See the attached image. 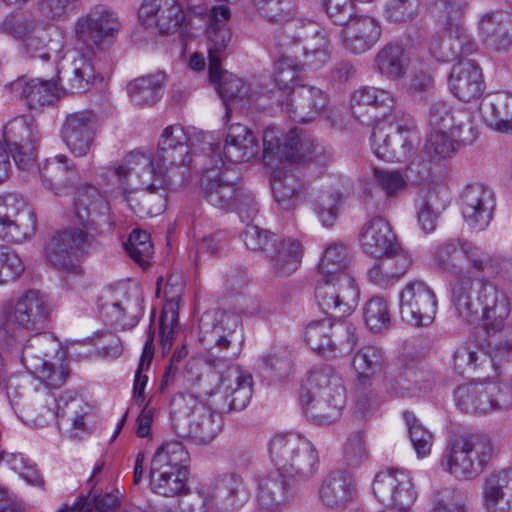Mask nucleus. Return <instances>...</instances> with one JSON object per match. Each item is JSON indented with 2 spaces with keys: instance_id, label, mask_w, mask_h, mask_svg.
Segmentation results:
<instances>
[{
  "instance_id": "5",
  "label": "nucleus",
  "mask_w": 512,
  "mask_h": 512,
  "mask_svg": "<svg viewBox=\"0 0 512 512\" xmlns=\"http://www.w3.org/2000/svg\"><path fill=\"white\" fill-rule=\"evenodd\" d=\"M269 456L276 470L290 478L309 480L319 466L313 443L298 433H277L268 444Z\"/></svg>"
},
{
  "instance_id": "11",
  "label": "nucleus",
  "mask_w": 512,
  "mask_h": 512,
  "mask_svg": "<svg viewBox=\"0 0 512 512\" xmlns=\"http://www.w3.org/2000/svg\"><path fill=\"white\" fill-rule=\"evenodd\" d=\"M300 404L308 421L318 426H329L337 422L346 405L344 386H316L311 392L300 393Z\"/></svg>"
},
{
  "instance_id": "47",
  "label": "nucleus",
  "mask_w": 512,
  "mask_h": 512,
  "mask_svg": "<svg viewBox=\"0 0 512 512\" xmlns=\"http://www.w3.org/2000/svg\"><path fill=\"white\" fill-rule=\"evenodd\" d=\"M273 195L278 205L284 210L292 209L299 197L300 180L291 172L275 170L271 181Z\"/></svg>"
},
{
  "instance_id": "29",
  "label": "nucleus",
  "mask_w": 512,
  "mask_h": 512,
  "mask_svg": "<svg viewBox=\"0 0 512 512\" xmlns=\"http://www.w3.org/2000/svg\"><path fill=\"white\" fill-rule=\"evenodd\" d=\"M13 34L23 40L24 50L30 58L46 63L58 75L56 59L51 61L50 39L44 26L34 19H22L14 24Z\"/></svg>"
},
{
  "instance_id": "48",
  "label": "nucleus",
  "mask_w": 512,
  "mask_h": 512,
  "mask_svg": "<svg viewBox=\"0 0 512 512\" xmlns=\"http://www.w3.org/2000/svg\"><path fill=\"white\" fill-rule=\"evenodd\" d=\"M210 395L212 403L221 410H242L250 402L253 386H217Z\"/></svg>"
},
{
  "instance_id": "16",
  "label": "nucleus",
  "mask_w": 512,
  "mask_h": 512,
  "mask_svg": "<svg viewBox=\"0 0 512 512\" xmlns=\"http://www.w3.org/2000/svg\"><path fill=\"white\" fill-rule=\"evenodd\" d=\"M209 59V79L216 87L220 97L226 106L225 118L228 119L231 112V105H244L256 101L261 92L246 85L242 79L232 73L221 69L222 54Z\"/></svg>"
},
{
  "instance_id": "8",
  "label": "nucleus",
  "mask_w": 512,
  "mask_h": 512,
  "mask_svg": "<svg viewBox=\"0 0 512 512\" xmlns=\"http://www.w3.org/2000/svg\"><path fill=\"white\" fill-rule=\"evenodd\" d=\"M1 330L4 338H22L27 332L40 331L49 321L50 309L46 298L36 290H29L3 310Z\"/></svg>"
},
{
  "instance_id": "17",
  "label": "nucleus",
  "mask_w": 512,
  "mask_h": 512,
  "mask_svg": "<svg viewBox=\"0 0 512 512\" xmlns=\"http://www.w3.org/2000/svg\"><path fill=\"white\" fill-rule=\"evenodd\" d=\"M5 135L11 142V153L16 166L23 171H30L37 158L38 129L25 116H18L9 121Z\"/></svg>"
},
{
  "instance_id": "36",
  "label": "nucleus",
  "mask_w": 512,
  "mask_h": 512,
  "mask_svg": "<svg viewBox=\"0 0 512 512\" xmlns=\"http://www.w3.org/2000/svg\"><path fill=\"white\" fill-rule=\"evenodd\" d=\"M359 242L364 253L380 258L387 251H393L397 243L390 224L382 217L368 220L361 228Z\"/></svg>"
},
{
  "instance_id": "62",
  "label": "nucleus",
  "mask_w": 512,
  "mask_h": 512,
  "mask_svg": "<svg viewBox=\"0 0 512 512\" xmlns=\"http://www.w3.org/2000/svg\"><path fill=\"white\" fill-rule=\"evenodd\" d=\"M125 250L130 258L143 268L149 266V259L154 253L150 235L143 230L131 232L125 243Z\"/></svg>"
},
{
  "instance_id": "26",
  "label": "nucleus",
  "mask_w": 512,
  "mask_h": 512,
  "mask_svg": "<svg viewBox=\"0 0 512 512\" xmlns=\"http://www.w3.org/2000/svg\"><path fill=\"white\" fill-rule=\"evenodd\" d=\"M495 199L491 190L483 185H468L461 194V212L473 229L484 230L493 218Z\"/></svg>"
},
{
  "instance_id": "32",
  "label": "nucleus",
  "mask_w": 512,
  "mask_h": 512,
  "mask_svg": "<svg viewBox=\"0 0 512 512\" xmlns=\"http://www.w3.org/2000/svg\"><path fill=\"white\" fill-rule=\"evenodd\" d=\"M203 485L215 512H230L241 504L243 480L236 474H222L211 478Z\"/></svg>"
},
{
  "instance_id": "13",
  "label": "nucleus",
  "mask_w": 512,
  "mask_h": 512,
  "mask_svg": "<svg viewBox=\"0 0 512 512\" xmlns=\"http://www.w3.org/2000/svg\"><path fill=\"white\" fill-rule=\"evenodd\" d=\"M359 288L350 275L337 278L323 277L315 289V300L319 308L331 318H343L357 307Z\"/></svg>"
},
{
  "instance_id": "19",
  "label": "nucleus",
  "mask_w": 512,
  "mask_h": 512,
  "mask_svg": "<svg viewBox=\"0 0 512 512\" xmlns=\"http://www.w3.org/2000/svg\"><path fill=\"white\" fill-rule=\"evenodd\" d=\"M60 137L70 153L78 158L88 155L96 137V117L91 111L73 112L64 118Z\"/></svg>"
},
{
  "instance_id": "51",
  "label": "nucleus",
  "mask_w": 512,
  "mask_h": 512,
  "mask_svg": "<svg viewBox=\"0 0 512 512\" xmlns=\"http://www.w3.org/2000/svg\"><path fill=\"white\" fill-rule=\"evenodd\" d=\"M349 265L348 248L343 243H332L323 252L318 264L319 272L323 277L337 278L345 273Z\"/></svg>"
},
{
  "instance_id": "35",
  "label": "nucleus",
  "mask_w": 512,
  "mask_h": 512,
  "mask_svg": "<svg viewBox=\"0 0 512 512\" xmlns=\"http://www.w3.org/2000/svg\"><path fill=\"white\" fill-rule=\"evenodd\" d=\"M482 41L494 51L512 47V14L504 11L486 13L479 22Z\"/></svg>"
},
{
  "instance_id": "24",
  "label": "nucleus",
  "mask_w": 512,
  "mask_h": 512,
  "mask_svg": "<svg viewBox=\"0 0 512 512\" xmlns=\"http://www.w3.org/2000/svg\"><path fill=\"white\" fill-rule=\"evenodd\" d=\"M343 25L342 45L351 54L365 53L380 40L381 25L371 16L351 15Z\"/></svg>"
},
{
  "instance_id": "43",
  "label": "nucleus",
  "mask_w": 512,
  "mask_h": 512,
  "mask_svg": "<svg viewBox=\"0 0 512 512\" xmlns=\"http://www.w3.org/2000/svg\"><path fill=\"white\" fill-rule=\"evenodd\" d=\"M188 471L150 466V486L153 492L165 497L180 495L186 489Z\"/></svg>"
},
{
  "instance_id": "64",
  "label": "nucleus",
  "mask_w": 512,
  "mask_h": 512,
  "mask_svg": "<svg viewBox=\"0 0 512 512\" xmlns=\"http://www.w3.org/2000/svg\"><path fill=\"white\" fill-rule=\"evenodd\" d=\"M119 503V496L113 492L104 495H94L93 503L81 499L74 506H64L57 512H112Z\"/></svg>"
},
{
  "instance_id": "30",
  "label": "nucleus",
  "mask_w": 512,
  "mask_h": 512,
  "mask_svg": "<svg viewBox=\"0 0 512 512\" xmlns=\"http://www.w3.org/2000/svg\"><path fill=\"white\" fill-rule=\"evenodd\" d=\"M39 175L45 189L56 196H64L73 191L77 171L73 161L60 154L45 160Z\"/></svg>"
},
{
  "instance_id": "38",
  "label": "nucleus",
  "mask_w": 512,
  "mask_h": 512,
  "mask_svg": "<svg viewBox=\"0 0 512 512\" xmlns=\"http://www.w3.org/2000/svg\"><path fill=\"white\" fill-rule=\"evenodd\" d=\"M272 272L281 277L294 273L300 266L303 257L301 243L293 238L277 239L266 256Z\"/></svg>"
},
{
  "instance_id": "37",
  "label": "nucleus",
  "mask_w": 512,
  "mask_h": 512,
  "mask_svg": "<svg viewBox=\"0 0 512 512\" xmlns=\"http://www.w3.org/2000/svg\"><path fill=\"white\" fill-rule=\"evenodd\" d=\"M239 323V318L232 314L221 311L205 312L199 321V340L206 349L214 347L221 350L227 349L230 346V340L225 335L228 330L226 326L232 324L237 327Z\"/></svg>"
},
{
  "instance_id": "31",
  "label": "nucleus",
  "mask_w": 512,
  "mask_h": 512,
  "mask_svg": "<svg viewBox=\"0 0 512 512\" xmlns=\"http://www.w3.org/2000/svg\"><path fill=\"white\" fill-rule=\"evenodd\" d=\"M285 473L275 470L259 479L258 502L268 510H277L292 503L296 498V490Z\"/></svg>"
},
{
  "instance_id": "14",
  "label": "nucleus",
  "mask_w": 512,
  "mask_h": 512,
  "mask_svg": "<svg viewBox=\"0 0 512 512\" xmlns=\"http://www.w3.org/2000/svg\"><path fill=\"white\" fill-rule=\"evenodd\" d=\"M285 45L292 46V53L298 58V49L301 48L300 62L302 66L311 70H318L326 65L331 58V42L327 33L315 23L302 24L301 31L289 36Z\"/></svg>"
},
{
  "instance_id": "54",
  "label": "nucleus",
  "mask_w": 512,
  "mask_h": 512,
  "mask_svg": "<svg viewBox=\"0 0 512 512\" xmlns=\"http://www.w3.org/2000/svg\"><path fill=\"white\" fill-rule=\"evenodd\" d=\"M36 230L34 211H24L19 218L0 222V237L8 243H21Z\"/></svg>"
},
{
  "instance_id": "12",
  "label": "nucleus",
  "mask_w": 512,
  "mask_h": 512,
  "mask_svg": "<svg viewBox=\"0 0 512 512\" xmlns=\"http://www.w3.org/2000/svg\"><path fill=\"white\" fill-rule=\"evenodd\" d=\"M317 146L297 128H292L287 134L275 127H268L263 134L264 158L275 157L280 161L307 163L315 160Z\"/></svg>"
},
{
  "instance_id": "44",
  "label": "nucleus",
  "mask_w": 512,
  "mask_h": 512,
  "mask_svg": "<svg viewBox=\"0 0 512 512\" xmlns=\"http://www.w3.org/2000/svg\"><path fill=\"white\" fill-rule=\"evenodd\" d=\"M190 455L186 447L178 440L163 442L155 451L151 467L188 471Z\"/></svg>"
},
{
  "instance_id": "50",
  "label": "nucleus",
  "mask_w": 512,
  "mask_h": 512,
  "mask_svg": "<svg viewBox=\"0 0 512 512\" xmlns=\"http://www.w3.org/2000/svg\"><path fill=\"white\" fill-rule=\"evenodd\" d=\"M466 3L463 0H431L429 11L447 32L463 25Z\"/></svg>"
},
{
  "instance_id": "2",
  "label": "nucleus",
  "mask_w": 512,
  "mask_h": 512,
  "mask_svg": "<svg viewBox=\"0 0 512 512\" xmlns=\"http://www.w3.org/2000/svg\"><path fill=\"white\" fill-rule=\"evenodd\" d=\"M74 222L80 227L56 231L47 241L44 254L47 262L67 275L81 276L84 270L81 258L95 246V236L111 232L114 220L99 190L91 185L77 189Z\"/></svg>"
},
{
  "instance_id": "46",
  "label": "nucleus",
  "mask_w": 512,
  "mask_h": 512,
  "mask_svg": "<svg viewBox=\"0 0 512 512\" xmlns=\"http://www.w3.org/2000/svg\"><path fill=\"white\" fill-rule=\"evenodd\" d=\"M446 193L429 190L417 205L418 225L424 233H431L437 227L440 214L446 207Z\"/></svg>"
},
{
  "instance_id": "39",
  "label": "nucleus",
  "mask_w": 512,
  "mask_h": 512,
  "mask_svg": "<svg viewBox=\"0 0 512 512\" xmlns=\"http://www.w3.org/2000/svg\"><path fill=\"white\" fill-rule=\"evenodd\" d=\"M479 110L488 126L499 132L512 133V94L499 92L487 95Z\"/></svg>"
},
{
  "instance_id": "1",
  "label": "nucleus",
  "mask_w": 512,
  "mask_h": 512,
  "mask_svg": "<svg viewBox=\"0 0 512 512\" xmlns=\"http://www.w3.org/2000/svg\"><path fill=\"white\" fill-rule=\"evenodd\" d=\"M188 136L179 124L166 127L159 138L155 158L140 151L130 152L115 168L122 181L135 176L141 192H129L126 200L139 217L160 214L166 207V190L184 183L192 162Z\"/></svg>"
},
{
  "instance_id": "28",
  "label": "nucleus",
  "mask_w": 512,
  "mask_h": 512,
  "mask_svg": "<svg viewBox=\"0 0 512 512\" xmlns=\"http://www.w3.org/2000/svg\"><path fill=\"white\" fill-rule=\"evenodd\" d=\"M451 92L460 101L470 103L479 99L485 90V82L480 67L473 60L456 63L449 76Z\"/></svg>"
},
{
  "instance_id": "41",
  "label": "nucleus",
  "mask_w": 512,
  "mask_h": 512,
  "mask_svg": "<svg viewBox=\"0 0 512 512\" xmlns=\"http://www.w3.org/2000/svg\"><path fill=\"white\" fill-rule=\"evenodd\" d=\"M409 59L398 43H387L374 56L373 67L388 80H399L406 74Z\"/></svg>"
},
{
  "instance_id": "22",
  "label": "nucleus",
  "mask_w": 512,
  "mask_h": 512,
  "mask_svg": "<svg viewBox=\"0 0 512 512\" xmlns=\"http://www.w3.org/2000/svg\"><path fill=\"white\" fill-rule=\"evenodd\" d=\"M190 12L206 21L205 33L208 39V57L222 54L232 38L229 27L231 19L229 6L220 4L209 9L195 6L190 9Z\"/></svg>"
},
{
  "instance_id": "18",
  "label": "nucleus",
  "mask_w": 512,
  "mask_h": 512,
  "mask_svg": "<svg viewBox=\"0 0 512 512\" xmlns=\"http://www.w3.org/2000/svg\"><path fill=\"white\" fill-rule=\"evenodd\" d=\"M241 177L228 168L213 167L203 172L201 187L205 199L214 207L229 211L235 206Z\"/></svg>"
},
{
  "instance_id": "45",
  "label": "nucleus",
  "mask_w": 512,
  "mask_h": 512,
  "mask_svg": "<svg viewBox=\"0 0 512 512\" xmlns=\"http://www.w3.org/2000/svg\"><path fill=\"white\" fill-rule=\"evenodd\" d=\"M164 79V74L157 73L129 82L127 92L132 102L141 107L154 105L160 98Z\"/></svg>"
},
{
  "instance_id": "49",
  "label": "nucleus",
  "mask_w": 512,
  "mask_h": 512,
  "mask_svg": "<svg viewBox=\"0 0 512 512\" xmlns=\"http://www.w3.org/2000/svg\"><path fill=\"white\" fill-rule=\"evenodd\" d=\"M188 350L186 346L177 348L165 370L162 374L161 384H168L169 382H194L199 381L200 378H193V369L197 366V362L194 360H187Z\"/></svg>"
},
{
  "instance_id": "59",
  "label": "nucleus",
  "mask_w": 512,
  "mask_h": 512,
  "mask_svg": "<svg viewBox=\"0 0 512 512\" xmlns=\"http://www.w3.org/2000/svg\"><path fill=\"white\" fill-rule=\"evenodd\" d=\"M465 116L462 111L453 112L452 107L444 102H435L429 112V123L435 130L450 131L453 136H457L456 130L462 126V122L458 121ZM458 137H460L458 135Z\"/></svg>"
},
{
  "instance_id": "58",
  "label": "nucleus",
  "mask_w": 512,
  "mask_h": 512,
  "mask_svg": "<svg viewBox=\"0 0 512 512\" xmlns=\"http://www.w3.org/2000/svg\"><path fill=\"white\" fill-rule=\"evenodd\" d=\"M0 461L5 462L8 467L29 485L44 488L45 481L37 466L29 458L21 453L0 452Z\"/></svg>"
},
{
  "instance_id": "40",
  "label": "nucleus",
  "mask_w": 512,
  "mask_h": 512,
  "mask_svg": "<svg viewBox=\"0 0 512 512\" xmlns=\"http://www.w3.org/2000/svg\"><path fill=\"white\" fill-rule=\"evenodd\" d=\"M352 490V477L344 471H336L323 479L319 488V498L327 508L339 509L348 503Z\"/></svg>"
},
{
  "instance_id": "63",
  "label": "nucleus",
  "mask_w": 512,
  "mask_h": 512,
  "mask_svg": "<svg viewBox=\"0 0 512 512\" xmlns=\"http://www.w3.org/2000/svg\"><path fill=\"white\" fill-rule=\"evenodd\" d=\"M363 318L366 326L374 332L387 329L390 325L387 302L381 297L371 298L363 308Z\"/></svg>"
},
{
  "instance_id": "33",
  "label": "nucleus",
  "mask_w": 512,
  "mask_h": 512,
  "mask_svg": "<svg viewBox=\"0 0 512 512\" xmlns=\"http://www.w3.org/2000/svg\"><path fill=\"white\" fill-rule=\"evenodd\" d=\"M260 151L257 138L252 130L241 123L228 126L225 141L222 147V156L231 163H243L254 158Z\"/></svg>"
},
{
  "instance_id": "21",
  "label": "nucleus",
  "mask_w": 512,
  "mask_h": 512,
  "mask_svg": "<svg viewBox=\"0 0 512 512\" xmlns=\"http://www.w3.org/2000/svg\"><path fill=\"white\" fill-rule=\"evenodd\" d=\"M5 89L13 97L24 100L30 110L37 112L54 105L60 97V89L53 78L20 77L5 85Z\"/></svg>"
},
{
  "instance_id": "52",
  "label": "nucleus",
  "mask_w": 512,
  "mask_h": 512,
  "mask_svg": "<svg viewBox=\"0 0 512 512\" xmlns=\"http://www.w3.org/2000/svg\"><path fill=\"white\" fill-rule=\"evenodd\" d=\"M432 507L442 512H469V497L466 490L446 486L435 489L431 496Z\"/></svg>"
},
{
  "instance_id": "60",
  "label": "nucleus",
  "mask_w": 512,
  "mask_h": 512,
  "mask_svg": "<svg viewBox=\"0 0 512 512\" xmlns=\"http://www.w3.org/2000/svg\"><path fill=\"white\" fill-rule=\"evenodd\" d=\"M332 330V318L312 321L305 329V341L313 350L330 351L332 347Z\"/></svg>"
},
{
  "instance_id": "6",
  "label": "nucleus",
  "mask_w": 512,
  "mask_h": 512,
  "mask_svg": "<svg viewBox=\"0 0 512 512\" xmlns=\"http://www.w3.org/2000/svg\"><path fill=\"white\" fill-rule=\"evenodd\" d=\"M171 415L176 433L197 445L212 442L222 429L221 416L198 404L190 394H180L172 399Z\"/></svg>"
},
{
  "instance_id": "10",
  "label": "nucleus",
  "mask_w": 512,
  "mask_h": 512,
  "mask_svg": "<svg viewBox=\"0 0 512 512\" xmlns=\"http://www.w3.org/2000/svg\"><path fill=\"white\" fill-rule=\"evenodd\" d=\"M44 396L51 419L60 415L69 417L71 437L80 438L91 432L96 422L94 403L77 397L73 390L63 389V386H45Z\"/></svg>"
},
{
  "instance_id": "15",
  "label": "nucleus",
  "mask_w": 512,
  "mask_h": 512,
  "mask_svg": "<svg viewBox=\"0 0 512 512\" xmlns=\"http://www.w3.org/2000/svg\"><path fill=\"white\" fill-rule=\"evenodd\" d=\"M436 310V295L423 281H410L401 291L400 313L408 324L415 327L428 326L434 321Z\"/></svg>"
},
{
  "instance_id": "27",
  "label": "nucleus",
  "mask_w": 512,
  "mask_h": 512,
  "mask_svg": "<svg viewBox=\"0 0 512 512\" xmlns=\"http://www.w3.org/2000/svg\"><path fill=\"white\" fill-rule=\"evenodd\" d=\"M139 19L160 34H169L177 26L187 25L186 15L177 0H147L139 9Z\"/></svg>"
},
{
  "instance_id": "7",
  "label": "nucleus",
  "mask_w": 512,
  "mask_h": 512,
  "mask_svg": "<svg viewBox=\"0 0 512 512\" xmlns=\"http://www.w3.org/2000/svg\"><path fill=\"white\" fill-rule=\"evenodd\" d=\"M492 453L489 439L478 435L459 436L447 445L441 467L457 480H471L482 472Z\"/></svg>"
},
{
  "instance_id": "42",
  "label": "nucleus",
  "mask_w": 512,
  "mask_h": 512,
  "mask_svg": "<svg viewBox=\"0 0 512 512\" xmlns=\"http://www.w3.org/2000/svg\"><path fill=\"white\" fill-rule=\"evenodd\" d=\"M96 79V71L88 55L77 53L66 72L64 90L75 94L88 91Z\"/></svg>"
},
{
  "instance_id": "61",
  "label": "nucleus",
  "mask_w": 512,
  "mask_h": 512,
  "mask_svg": "<svg viewBox=\"0 0 512 512\" xmlns=\"http://www.w3.org/2000/svg\"><path fill=\"white\" fill-rule=\"evenodd\" d=\"M407 425L410 441L419 458L426 457L431 452L433 435L409 411L403 413Z\"/></svg>"
},
{
  "instance_id": "20",
  "label": "nucleus",
  "mask_w": 512,
  "mask_h": 512,
  "mask_svg": "<svg viewBox=\"0 0 512 512\" xmlns=\"http://www.w3.org/2000/svg\"><path fill=\"white\" fill-rule=\"evenodd\" d=\"M100 313L107 323L122 329L137 325L143 314V296L139 288L118 290L112 301L100 307Z\"/></svg>"
},
{
  "instance_id": "55",
  "label": "nucleus",
  "mask_w": 512,
  "mask_h": 512,
  "mask_svg": "<svg viewBox=\"0 0 512 512\" xmlns=\"http://www.w3.org/2000/svg\"><path fill=\"white\" fill-rule=\"evenodd\" d=\"M383 365L382 351L376 346L362 347L353 357L352 367L359 381L370 380Z\"/></svg>"
},
{
  "instance_id": "3",
  "label": "nucleus",
  "mask_w": 512,
  "mask_h": 512,
  "mask_svg": "<svg viewBox=\"0 0 512 512\" xmlns=\"http://www.w3.org/2000/svg\"><path fill=\"white\" fill-rule=\"evenodd\" d=\"M451 301L455 313L465 323L479 318L481 309L483 326L488 335L504 331L506 339L494 343V354L485 356L480 365L491 366L498 374L496 359L512 353V327H506L511 312V303L506 292L486 278H474L461 274L451 283Z\"/></svg>"
},
{
  "instance_id": "23",
  "label": "nucleus",
  "mask_w": 512,
  "mask_h": 512,
  "mask_svg": "<svg viewBox=\"0 0 512 512\" xmlns=\"http://www.w3.org/2000/svg\"><path fill=\"white\" fill-rule=\"evenodd\" d=\"M120 24L114 13L105 6L93 7L86 16L79 18L75 24L76 39L85 45L90 42L101 45L106 39L118 32Z\"/></svg>"
},
{
  "instance_id": "53",
  "label": "nucleus",
  "mask_w": 512,
  "mask_h": 512,
  "mask_svg": "<svg viewBox=\"0 0 512 512\" xmlns=\"http://www.w3.org/2000/svg\"><path fill=\"white\" fill-rule=\"evenodd\" d=\"M440 49L442 58L450 60L474 53L477 49V45L467 34L463 25H461L447 32Z\"/></svg>"
},
{
  "instance_id": "4",
  "label": "nucleus",
  "mask_w": 512,
  "mask_h": 512,
  "mask_svg": "<svg viewBox=\"0 0 512 512\" xmlns=\"http://www.w3.org/2000/svg\"><path fill=\"white\" fill-rule=\"evenodd\" d=\"M26 336L22 338L10 339L4 338L7 347L25 367V369L35 376V379L45 384H57L67 381L70 375V369L65 362H61L56 368L50 358L60 352L59 343L48 335H41L29 339L24 343Z\"/></svg>"
},
{
  "instance_id": "25",
  "label": "nucleus",
  "mask_w": 512,
  "mask_h": 512,
  "mask_svg": "<svg viewBox=\"0 0 512 512\" xmlns=\"http://www.w3.org/2000/svg\"><path fill=\"white\" fill-rule=\"evenodd\" d=\"M327 105L326 94L312 85H299L289 93L282 107L295 122L308 123L319 116Z\"/></svg>"
},
{
  "instance_id": "9",
  "label": "nucleus",
  "mask_w": 512,
  "mask_h": 512,
  "mask_svg": "<svg viewBox=\"0 0 512 512\" xmlns=\"http://www.w3.org/2000/svg\"><path fill=\"white\" fill-rule=\"evenodd\" d=\"M419 140L415 121L406 114H403L402 119L395 125L378 123L374 126L370 137L375 155L391 162H402L408 159Z\"/></svg>"
},
{
  "instance_id": "57",
  "label": "nucleus",
  "mask_w": 512,
  "mask_h": 512,
  "mask_svg": "<svg viewBox=\"0 0 512 512\" xmlns=\"http://www.w3.org/2000/svg\"><path fill=\"white\" fill-rule=\"evenodd\" d=\"M460 251L469 267L477 272L497 274L502 269L500 258L486 253L472 242L461 240Z\"/></svg>"
},
{
  "instance_id": "34",
  "label": "nucleus",
  "mask_w": 512,
  "mask_h": 512,
  "mask_svg": "<svg viewBox=\"0 0 512 512\" xmlns=\"http://www.w3.org/2000/svg\"><path fill=\"white\" fill-rule=\"evenodd\" d=\"M482 500L487 512H512V470L489 474L482 484Z\"/></svg>"
},
{
  "instance_id": "56",
  "label": "nucleus",
  "mask_w": 512,
  "mask_h": 512,
  "mask_svg": "<svg viewBox=\"0 0 512 512\" xmlns=\"http://www.w3.org/2000/svg\"><path fill=\"white\" fill-rule=\"evenodd\" d=\"M395 103L396 98L390 91L369 86L355 90L351 97L352 112L357 119H359L357 107L392 108Z\"/></svg>"
}]
</instances>
